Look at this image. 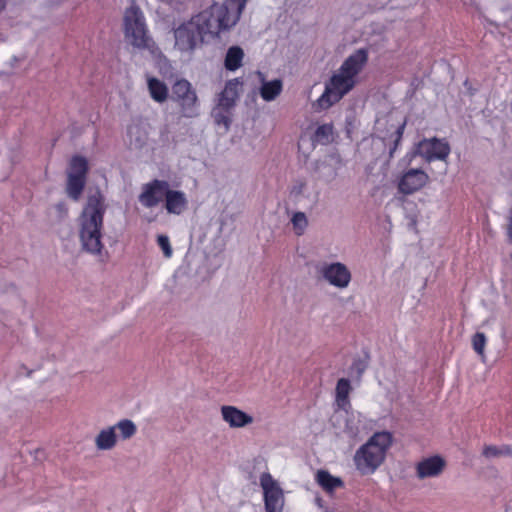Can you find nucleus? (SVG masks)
I'll return each mask as SVG.
<instances>
[{"instance_id": "13", "label": "nucleus", "mask_w": 512, "mask_h": 512, "mask_svg": "<svg viewBox=\"0 0 512 512\" xmlns=\"http://www.w3.org/2000/svg\"><path fill=\"white\" fill-rule=\"evenodd\" d=\"M429 181L428 174L412 168L404 172L398 180V189L401 193L409 195L423 188Z\"/></svg>"}, {"instance_id": "26", "label": "nucleus", "mask_w": 512, "mask_h": 512, "mask_svg": "<svg viewBox=\"0 0 512 512\" xmlns=\"http://www.w3.org/2000/svg\"><path fill=\"white\" fill-rule=\"evenodd\" d=\"M229 110H224V108H220V106L216 105L212 110V116L217 125L223 126L225 131H227L230 127L231 120L228 116Z\"/></svg>"}, {"instance_id": "1", "label": "nucleus", "mask_w": 512, "mask_h": 512, "mask_svg": "<svg viewBox=\"0 0 512 512\" xmlns=\"http://www.w3.org/2000/svg\"><path fill=\"white\" fill-rule=\"evenodd\" d=\"M247 0H226L191 17L174 29V48L191 54L201 43L216 39L239 20Z\"/></svg>"}, {"instance_id": "32", "label": "nucleus", "mask_w": 512, "mask_h": 512, "mask_svg": "<svg viewBox=\"0 0 512 512\" xmlns=\"http://www.w3.org/2000/svg\"><path fill=\"white\" fill-rule=\"evenodd\" d=\"M507 236L510 241H512V218L509 219V224L507 226Z\"/></svg>"}, {"instance_id": "34", "label": "nucleus", "mask_w": 512, "mask_h": 512, "mask_svg": "<svg viewBox=\"0 0 512 512\" xmlns=\"http://www.w3.org/2000/svg\"><path fill=\"white\" fill-rule=\"evenodd\" d=\"M139 130V128L137 126H133V127H130L129 130H128V133L130 136L133 135L134 132H137Z\"/></svg>"}, {"instance_id": "31", "label": "nucleus", "mask_w": 512, "mask_h": 512, "mask_svg": "<svg viewBox=\"0 0 512 512\" xmlns=\"http://www.w3.org/2000/svg\"><path fill=\"white\" fill-rule=\"evenodd\" d=\"M306 184L304 182H298L293 186L292 193L295 195L303 193Z\"/></svg>"}, {"instance_id": "17", "label": "nucleus", "mask_w": 512, "mask_h": 512, "mask_svg": "<svg viewBox=\"0 0 512 512\" xmlns=\"http://www.w3.org/2000/svg\"><path fill=\"white\" fill-rule=\"evenodd\" d=\"M257 76L259 78V95L260 97L266 101L271 102L274 101L283 90V82L281 79H273L267 80L265 75L262 72H258Z\"/></svg>"}, {"instance_id": "10", "label": "nucleus", "mask_w": 512, "mask_h": 512, "mask_svg": "<svg viewBox=\"0 0 512 512\" xmlns=\"http://www.w3.org/2000/svg\"><path fill=\"white\" fill-rule=\"evenodd\" d=\"M319 273L326 283L340 290L348 288L352 281L351 270L339 261L322 263Z\"/></svg>"}, {"instance_id": "12", "label": "nucleus", "mask_w": 512, "mask_h": 512, "mask_svg": "<svg viewBox=\"0 0 512 512\" xmlns=\"http://www.w3.org/2000/svg\"><path fill=\"white\" fill-rule=\"evenodd\" d=\"M169 187V183L164 180H153L145 184L139 195L140 203L147 208L156 206L166 197Z\"/></svg>"}, {"instance_id": "29", "label": "nucleus", "mask_w": 512, "mask_h": 512, "mask_svg": "<svg viewBox=\"0 0 512 512\" xmlns=\"http://www.w3.org/2000/svg\"><path fill=\"white\" fill-rule=\"evenodd\" d=\"M157 243H158L159 247L161 248L164 256L166 258H170L173 254V250L170 245L169 237L166 235H159L157 237Z\"/></svg>"}, {"instance_id": "22", "label": "nucleus", "mask_w": 512, "mask_h": 512, "mask_svg": "<svg viewBox=\"0 0 512 512\" xmlns=\"http://www.w3.org/2000/svg\"><path fill=\"white\" fill-rule=\"evenodd\" d=\"M316 482L328 493L343 487L344 483L341 478L331 475L326 470H319L316 473Z\"/></svg>"}, {"instance_id": "25", "label": "nucleus", "mask_w": 512, "mask_h": 512, "mask_svg": "<svg viewBox=\"0 0 512 512\" xmlns=\"http://www.w3.org/2000/svg\"><path fill=\"white\" fill-rule=\"evenodd\" d=\"M511 454H512V450L509 446L498 447V446H494V445H486V446H484L483 451H482V455L487 459L496 458V457L505 456V455H511Z\"/></svg>"}, {"instance_id": "9", "label": "nucleus", "mask_w": 512, "mask_h": 512, "mask_svg": "<svg viewBox=\"0 0 512 512\" xmlns=\"http://www.w3.org/2000/svg\"><path fill=\"white\" fill-rule=\"evenodd\" d=\"M88 164L85 158L73 157L67 173L66 193L74 201H78L86 183Z\"/></svg>"}, {"instance_id": "4", "label": "nucleus", "mask_w": 512, "mask_h": 512, "mask_svg": "<svg viewBox=\"0 0 512 512\" xmlns=\"http://www.w3.org/2000/svg\"><path fill=\"white\" fill-rule=\"evenodd\" d=\"M393 443V435L388 431L374 433L361 445L353 456V463L361 475H371L384 463Z\"/></svg>"}, {"instance_id": "15", "label": "nucleus", "mask_w": 512, "mask_h": 512, "mask_svg": "<svg viewBox=\"0 0 512 512\" xmlns=\"http://www.w3.org/2000/svg\"><path fill=\"white\" fill-rule=\"evenodd\" d=\"M446 465V460L440 455L425 457L416 464V476L420 480L439 477Z\"/></svg>"}, {"instance_id": "11", "label": "nucleus", "mask_w": 512, "mask_h": 512, "mask_svg": "<svg viewBox=\"0 0 512 512\" xmlns=\"http://www.w3.org/2000/svg\"><path fill=\"white\" fill-rule=\"evenodd\" d=\"M450 153L449 144L444 140L436 138L424 139L420 141L415 150L406 155L409 158V162L416 155L423 157L427 162L433 160H445Z\"/></svg>"}, {"instance_id": "3", "label": "nucleus", "mask_w": 512, "mask_h": 512, "mask_svg": "<svg viewBox=\"0 0 512 512\" xmlns=\"http://www.w3.org/2000/svg\"><path fill=\"white\" fill-rule=\"evenodd\" d=\"M107 206L103 195L96 191L88 196L78 217V237L83 251L94 256L102 254L104 248L103 218Z\"/></svg>"}, {"instance_id": "6", "label": "nucleus", "mask_w": 512, "mask_h": 512, "mask_svg": "<svg viewBox=\"0 0 512 512\" xmlns=\"http://www.w3.org/2000/svg\"><path fill=\"white\" fill-rule=\"evenodd\" d=\"M137 432L136 424L130 419H121L111 426L104 427L95 436L94 443L98 450H112L116 445L118 438L128 440Z\"/></svg>"}, {"instance_id": "14", "label": "nucleus", "mask_w": 512, "mask_h": 512, "mask_svg": "<svg viewBox=\"0 0 512 512\" xmlns=\"http://www.w3.org/2000/svg\"><path fill=\"white\" fill-rule=\"evenodd\" d=\"M345 411L343 418V426L341 427L340 433L344 438L349 441H356L359 437L366 432L365 417L359 412H348Z\"/></svg>"}, {"instance_id": "20", "label": "nucleus", "mask_w": 512, "mask_h": 512, "mask_svg": "<svg viewBox=\"0 0 512 512\" xmlns=\"http://www.w3.org/2000/svg\"><path fill=\"white\" fill-rule=\"evenodd\" d=\"M147 87L151 98L155 102L163 103L168 99L169 90L167 85L163 81L155 77H148Z\"/></svg>"}, {"instance_id": "36", "label": "nucleus", "mask_w": 512, "mask_h": 512, "mask_svg": "<svg viewBox=\"0 0 512 512\" xmlns=\"http://www.w3.org/2000/svg\"><path fill=\"white\" fill-rule=\"evenodd\" d=\"M316 503H317V505H318L319 507H321V506H322V500H321L320 498H317V499H316Z\"/></svg>"}, {"instance_id": "21", "label": "nucleus", "mask_w": 512, "mask_h": 512, "mask_svg": "<svg viewBox=\"0 0 512 512\" xmlns=\"http://www.w3.org/2000/svg\"><path fill=\"white\" fill-rule=\"evenodd\" d=\"M351 392L350 381L345 378L338 380L335 389V402L338 408L346 410L350 406L349 394Z\"/></svg>"}, {"instance_id": "19", "label": "nucleus", "mask_w": 512, "mask_h": 512, "mask_svg": "<svg viewBox=\"0 0 512 512\" xmlns=\"http://www.w3.org/2000/svg\"><path fill=\"white\" fill-rule=\"evenodd\" d=\"M188 206L186 194L179 190H173L169 187L165 197V208L169 214L180 215Z\"/></svg>"}, {"instance_id": "7", "label": "nucleus", "mask_w": 512, "mask_h": 512, "mask_svg": "<svg viewBox=\"0 0 512 512\" xmlns=\"http://www.w3.org/2000/svg\"><path fill=\"white\" fill-rule=\"evenodd\" d=\"M171 99L178 104L183 117L193 118L199 115L198 97L188 80L180 79L173 84Z\"/></svg>"}, {"instance_id": "16", "label": "nucleus", "mask_w": 512, "mask_h": 512, "mask_svg": "<svg viewBox=\"0 0 512 512\" xmlns=\"http://www.w3.org/2000/svg\"><path fill=\"white\" fill-rule=\"evenodd\" d=\"M222 420L232 429H240L254 423V417L232 405H223L220 408Z\"/></svg>"}, {"instance_id": "28", "label": "nucleus", "mask_w": 512, "mask_h": 512, "mask_svg": "<svg viewBox=\"0 0 512 512\" xmlns=\"http://www.w3.org/2000/svg\"><path fill=\"white\" fill-rule=\"evenodd\" d=\"M486 342V336L482 332H477L472 337V347L474 351L482 358L484 357V349L486 346Z\"/></svg>"}, {"instance_id": "33", "label": "nucleus", "mask_w": 512, "mask_h": 512, "mask_svg": "<svg viewBox=\"0 0 512 512\" xmlns=\"http://www.w3.org/2000/svg\"><path fill=\"white\" fill-rule=\"evenodd\" d=\"M56 208L60 211V212H63V213H66V206L64 203H59L57 204Z\"/></svg>"}, {"instance_id": "24", "label": "nucleus", "mask_w": 512, "mask_h": 512, "mask_svg": "<svg viewBox=\"0 0 512 512\" xmlns=\"http://www.w3.org/2000/svg\"><path fill=\"white\" fill-rule=\"evenodd\" d=\"M292 230L296 236H302L308 228V218L304 212H294L290 219Z\"/></svg>"}, {"instance_id": "23", "label": "nucleus", "mask_w": 512, "mask_h": 512, "mask_svg": "<svg viewBox=\"0 0 512 512\" xmlns=\"http://www.w3.org/2000/svg\"><path fill=\"white\" fill-rule=\"evenodd\" d=\"M244 51L239 46H232L228 49L225 57V68L229 71H236L242 66Z\"/></svg>"}, {"instance_id": "35", "label": "nucleus", "mask_w": 512, "mask_h": 512, "mask_svg": "<svg viewBox=\"0 0 512 512\" xmlns=\"http://www.w3.org/2000/svg\"><path fill=\"white\" fill-rule=\"evenodd\" d=\"M7 1L8 0H0V12H2L5 9Z\"/></svg>"}, {"instance_id": "18", "label": "nucleus", "mask_w": 512, "mask_h": 512, "mask_svg": "<svg viewBox=\"0 0 512 512\" xmlns=\"http://www.w3.org/2000/svg\"><path fill=\"white\" fill-rule=\"evenodd\" d=\"M241 86L242 83L239 79L229 80L225 84L223 91L218 95L217 105L220 106V108H224V110L233 108L239 97Z\"/></svg>"}, {"instance_id": "27", "label": "nucleus", "mask_w": 512, "mask_h": 512, "mask_svg": "<svg viewBox=\"0 0 512 512\" xmlns=\"http://www.w3.org/2000/svg\"><path fill=\"white\" fill-rule=\"evenodd\" d=\"M333 126L331 124L320 125L315 131V140L321 144H327L332 140Z\"/></svg>"}, {"instance_id": "8", "label": "nucleus", "mask_w": 512, "mask_h": 512, "mask_svg": "<svg viewBox=\"0 0 512 512\" xmlns=\"http://www.w3.org/2000/svg\"><path fill=\"white\" fill-rule=\"evenodd\" d=\"M259 485L263 492L265 512H283L285 496L280 483L269 472H263L259 477Z\"/></svg>"}, {"instance_id": "30", "label": "nucleus", "mask_w": 512, "mask_h": 512, "mask_svg": "<svg viewBox=\"0 0 512 512\" xmlns=\"http://www.w3.org/2000/svg\"><path fill=\"white\" fill-rule=\"evenodd\" d=\"M404 127H405V124H402L400 126H398L395 130V135H396V138H395V147L396 148V145L400 142L401 138H402V134H403V131H404ZM395 149L391 150L390 151V154L392 155L393 151Z\"/></svg>"}, {"instance_id": "2", "label": "nucleus", "mask_w": 512, "mask_h": 512, "mask_svg": "<svg viewBox=\"0 0 512 512\" xmlns=\"http://www.w3.org/2000/svg\"><path fill=\"white\" fill-rule=\"evenodd\" d=\"M368 59L369 52L365 48H359L350 54L325 83L323 93L314 103L316 109L327 110L351 92L360 82V75Z\"/></svg>"}, {"instance_id": "37", "label": "nucleus", "mask_w": 512, "mask_h": 512, "mask_svg": "<svg viewBox=\"0 0 512 512\" xmlns=\"http://www.w3.org/2000/svg\"><path fill=\"white\" fill-rule=\"evenodd\" d=\"M510 256H511V259H512V250H511V254H510Z\"/></svg>"}, {"instance_id": "5", "label": "nucleus", "mask_w": 512, "mask_h": 512, "mask_svg": "<svg viewBox=\"0 0 512 512\" xmlns=\"http://www.w3.org/2000/svg\"><path fill=\"white\" fill-rule=\"evenodd\" d=\"M123 34L127 44L138 50L154 52L156 49L143 11L132 2L123 13Z\"/></svg>"}]
</instances>
